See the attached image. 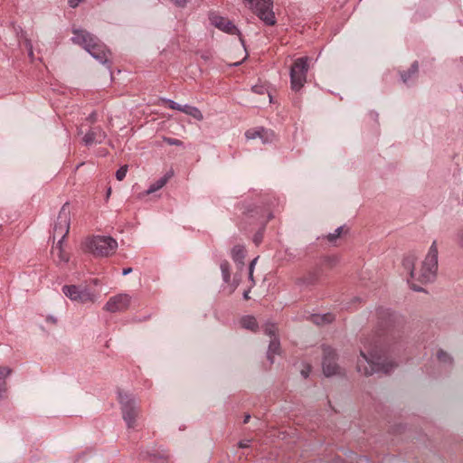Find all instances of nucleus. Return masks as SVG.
Returning <instances> with one entry per match:
<instances>
[{
	"label": "nucleus",
	"instance_id": "obj_11",
	"mask_svg": "<svg viewBox=\"0 0 463 463\" xmlns=\"http://www.w3.org/2000/svg\"><path fill=\"white\" fill-rule=\"evenodd\" d=\"M211 24L218 28L219 30L229 33V34H236L239 36L240 42L241 43L242 46L245 48V43L244 39L240 32V30L233 24L232 21L229 19L217 15L213 14L210 16Z\"/></svg>",
	"mask_w": 463,
	"mask_h": 463
},
{
	"label": "nucleus",
	"instance_id": "obj_16",
	"mask_svg": "<svg viewBox=\"0 0 463 463\" xmlns=\"http://www.w3.org/2000/svg\"><path fill=\"white\" fill-rule=\"evenodd\" d=\"M376 313L382 326H390L395 322L396 315L389 308L379 307Z\"/></svg>",
	"mask_w": 463,
	"mask_h": 463
},
{
	"label": "nucleus",
	"instance_id": "obj_23",
	"mask_svg": "<svg viewBox=\"0 0 463 463\" xmlns=\"http://www.w3.org/2000/svg\"><path fill=\"white\" fill-rule=\"evenodd\" d=\"M334 320V316L330 313L323 315H314L312 321L317 325L329 324Z\"/></svg>",
	"mask_w": 463,
	"mask_h": 463
},
{
	"label": "nucleus",
	"instance_id": "obj_38",
	"mask_svg": "<svg viewBox=\"0 0 463 463\" xmlns=\"http://www.w3.org/2000/svg\"><path fill=\"white\" fill-rule=\"evenodd\" d=\"M250 439H243L239 442V447L241 449H246L250 447Z\"/></svg>",
	"mask_w": 463,
	"mask_h": 463
},
{
	"label": "nucleus",
	"instance_id": "obj_21",
	"mask_svg": "<svg viewBox=\"0 0 463 463\" xmlns=\"http://www.w3.org/2000/svg\"><path fill=\"white\" fill-rule=\"evenodd\" d=\"M181 112H184L186 115H189L197 120H202L203 118V114L199 109L187 104L182 105Z\"/></svg>",
	"mask_w": 463,
	"mask_h": 463
},
{
	"label": "nucleus",
	"instance_id": "obj_36",
	"mask_svg": "<svg viewBox=\"0 0 463 463\" xmlns=\"http://www.w3.org/2000/svg\"><path fill=\"white\" fill-rule=\"evenodd\" d=\"M173 4L179 7H184L190 0H170Z\"/></svg>",
	"mask_w": 463,
	"mask_h": 463
},
{
	"label": "nucleus",
	"instance_id": "obj_46",
	"mask_svg": "<svg viewBox=\"0 0 463 463\" xmlns=\"http://www.w3.org/2000/svg\"><path fill=\"white\" fill-rule=\"evenodd\" d=\"M250 415H249V414L245 415L244 420H243V423L244 424L248 423L249 420H250Z\"/></svg>",
	"mask_w": 463,
	"mask_h": 463
},
{
	"label": "nucleus",
	"instance_id": "obj_7",
	"mask_svg": "<svg viewBox=\"0 0 463 463\" xmlns=\"http://www.w3.org/2000/svg\"><path fill=\"white\" fill-rule=\"evenodd\" d=\"M308 61L309 58L307 56L298 58L290 68V85L294 91H299L307 82Z\"/></svg>",
	"mask_w": 463,
	"mask_h": 463
},
{
	"label": "nucleus",
	"instance_id": "obj_30",
	"mask_svg": "<svg viewBox=\"0 0 463 463\" xmlns=\"http://www.w3.org/2000/svg\"><path fill=\"white\" fill-rule=\"evenodd\" d=\"M267 221H262L260 222V223L265 226ZM263 230H264V227H262V229L260 231H259L258 232H256V234L254 235L253 237V242L256 244V245H259L261 241H262V238H263Z\"/></svg>",
	"mask_w": 463,
	"mask_h": 463
},
{
	"label": "nucleus",
	"instance_id": "obj_43",
	"mask_svg": "<svg viewBox=\"0 0 463 463\" xmlns=\"http://www.w3.org/2000/svg\"><path fill=\"white\" fill-rule=\"evenodd\" d=\"M131 271H132L131 268L124 269L123 271H122V275L123 276L128 275Z\"/></svg>",
	"mask_w": 463,
	"mask_h": 463
},
{
	"label": "nucleus",
	"instance_id": "obj_12",
	"mask_svg": "<svg viewBox=\"0 0 463 463\" xmlns=\"http://www.w3.org/2000/svg\"><path fill=\"white\" fill-rule=\"evenodd\" d=\"M131 302V297L128 294L121 293L111 297L106 303L104 309L111 312H121L128 308Z\"/></svg>",
	"mask_w": 463,
	"mask_h": 463
},
{
	"label": "nucleus",
	"instance_id": "obj_14",
	"mask_svg": "<svg viewBox=\"0 0 463 463\" xmlns=\"http://www.w3.org/2000/svg\"><path fill=\"white\" fill-rule=\"evenodd\" d=\"M318 279L319 275L317 271H309L303 276L297 278L295 283L300 289H307L315 286Z\"/></svg>",
	"mask_w": 463,
	"mask_h": 463
},
{
	"label": "nucleus",
	"instance_id": "obj_45",
	"mask_svg": "<svg viewBox=\"0 0 463 463\" xmlns=\"http://www.w3.org/2000/svg\"><path fill=\"white\" fill-rule=\"evenodd\" d=\"M47 321H50V322L55 324L57 322V319L53 317H48Z\"/></svg>",
	"mask_w": 463,
	"mask_h": 463
},
{
	"label": "nucleus",
	"instance_id": "obj_10",
	"mask_svg": "<svg viewBox=\"0 0 463 463\" xmlns=\"http://www.w3.org/2000/svg\"><path fill=\"white\" fill-rule=\"evenodd\" d=\"M323 373L326 377L336 375L340 373V367L336 363L337 354L335 350L330 346H324L323 348Z\"/></svg>",
	"mask_w": 463,
	"mask_h": 463
},
{
	"label": "nucleus",
	"instance_id": "obj_2",
	"mask_svg": "<svg viewBox=\"0 0 463 463\" xmlns=\"http://www.w3.org/2000/svg\"><path fill=\"white\" fill-rule=\"evenodd\" d=\"M417 257L414 253H409L402 260L403 268L409 271L411 279L408 280L410 287L414 291H423V288L414 283V280L420 284H426L435 279L438 270V247L434 241L430 245L429 251L421 263L420 269L417 273L414 269Z\"/></svg>",
	"mask_w": 463,
	"mask_h": 463
},
{
	"label": "nucleus",
	"instance_id": "obj_42",
	"mask_svg": "<svg viewBox=\"0 0 463 463\" xmlns=\"http://www.w3.org/2000/svg\"><path fill=\"white\" fill-rule=\"evenodd\" d=\"M309 371H310L309 367L307 370L301 371V374L303 375L304 378H307L308 376Z\"/></svg>",
	"mask_w": 463,
	"mask_h": 463
},
{
	"label": "nucleus",
	"instance_id": "obj_34",
	"mask_svg": "<svg viewBox=\"0 0 463 463\" xmlns=\"http://www.w3.org/2000/svg\"><path fill=\"white\" fill-rule=\"evenodd\" d=\"M164 141L170 146H182L184 144L180 139L173 137H165Z\"/></svg>",
	"mask_w": 463,
	"mask_h": 463
},
{
	"label": "nucleus",
	"instance_id": "obj_5",
	"mask_svg": "<svg viewBox=\"0 0 463 463\" xmlns=\"http://www.w3.org/2000/svg\"><path fill=\"white\" fill-rule=\"evenodd\" d=\"M87 249L94 255L107 257L115 252L118 242L110 236H93L86 241Z\"/></svg>",
	"mask_w": 463,
	"mask_h": 463
},
{
	"label": "nucleus",
	"instance_id": "obj_32",
	"mask_svg": "<svg viewBox=\"0 0 463 463\" xmlns=\"http://www.w3.org/2000/svg\"><path fill=\"white\" fill-rule=\"evenodd\" d=\"M127 172H128V165H123V166L119 167L116 172V178L118 181H122L126 177Z\"/></svg>",
	"mask_w": 463,
	"mask_h": 463
},
{
	"label": "nucleus",
	"instance_id": "obj_47",
	"mask_svg": "<svg viewBox=\"0 0 463 463\" xmlns=\"http://www.w3.org/2000/svg\"><path fill=\"white\" fill-rule=\"evenodd\" d=\"M249 279L251 280L252 284L254 285V279H253V272L249 270Z\"/></svg>",
	"mask_w": 463,
	"mask_h": 463
},
{
	"label": "nucleus",
	"instance_id": "obj_8",
	"mask_svg": "<svg viewBox=\"0 0 463 463\" xmlns=\"http://www.w3.org/2000/svg\"><path fill=\"white\" fill-rule=\"evenodd\" d=\"M71 224V213L69 203H66L62 205L59 212L57 220L53 226L52 239L59 238L60 242H63L64 239L69 233Z\"/></svg>",
	"mask_w": 463,
	"mask_h": 463
},
{
	"label": "nucleus",
	"instance_id": "obj_6",
	"mask_svg": "<svg viewBox=\"0 0 463 463\" xmlns=\"http://www.w3.org/2000/svg\"><path fill=\"white\" fill-rule=\"evenodd\" d=\"M118 398L123 420L128 429H133L136 425V419L139 412L136 401L131 394L122 391L118 392Z\"/></svg>",
	"mask_w": 463,
	"mask_h": 463
},
{
	"label": "nucleus",
	"instance_id": "obj_35",
	"mask_svg": "<svg viewBox=\"0 0 463 463\" xmlns=\"http://www.w3.org/2000/svg\"><path fill=\"white\" fill-rule=\"evenodd\" d=\"M24 45H25L26 50L28 51L29 56L33 57V44H32L31 40L25 39Z\"/></svg>",
	"mask_w": 463,
	"mask_h": 463
},
{
	"label": "nucleus",
	"instance_id": "obj_41",
	"mask_svg": "<svg viewBox=\"0 0 463 463\" xmlns=\"http://www.w3.org/2000/svg\"><path fill=\"white\" fill-rule=\"evenodd\" d=\"M82 0H69V5L72 8L78 6Z\"/></svg>",
	"mask_w": 463,
	"mask_h": 463
},
{
	"label": "nucleus",
	"instance_id": "obj_1",
	"mask_svg": "<svg viewBox=\"0 0 463 463\" xmlns=\"http://www.w3.org/2000/svg\"><path fill=\"white\" fill-rule=\"evenodd\" d=\"M387 345L390 349L387 336L372 335L364 338L357 360V371L365 376L377 373H390L396 364L389 361Z\"/></svg>",
	"mask_w": 463,
	"mask_h": 463
},
{
	"label": "nucleus",
	"instance_id": "obj_19",
	"mask_svg": "<svg viewBox=\"0 0 463 463\" xmlns=\"http://www.w3.org/2000/svg\"><path fill=\"white\" fill-rule=\"evenodd\" d=\"M280 351V343L278 337H273L269 341V345L267 351V358L270 364L274 363L275 354H279Z\"/></svg>",
	"mask_w": 463,
	"mask_h": 463
},
{
	"label": "nucleus",
	"instance_id": "obj_24",
	"mask_svg": "<svg viewBox=\"0 0 463 463\" xmlns=\"http://www.w3.org/2000/svg\"><path fill=\"white\" fill-rule=\"evenodd\" d=\"M260 138L264 144L271 143L275 139V133L270 129L260 128Z\"/></svg>",
	"mask_w": 463,
	"mask_h": 463
},
{
	"label": "nucleus",
	"instance_id": "obj_20",
	"mask_svg": "<svg viewBox=\"0 0 463 463\" xmlns=\"http://www.w3.org/2000/svg\"><path fill=\"white\" fill-rule=\"evenodd\" d=\"M241 327L256 332L258 329V323L256 318L252 316H244L240 319Z\"/></svg>",
	"mask_w": 463,
	"mask_h": 463
},
{
	"label": "nucleus",
	"instance_id": "obj_18",
	"mask_svg": "<svg viewBox=\"0 0 463 463\" xmlns=\"http://www.w3.org/2000/svg\"><path fill=\"white\" fill-rule=\"evenodd\" d=\"M172 175H173V171H170V172L166 173L164 176H162L161 178L156 180L155 183L151 184L146 190V194H153V193L158 191L159 189H161L162 187H164L166 184V183L168 182V180L172 177Z\"/></svg>",
	"mask_w": 463,
	"mask_h": 463
},
{
	"label": "nucleus",
	"instance_id": "obj_15",
	"mask_svg": "<svg viewBox=\"0 0 463 463\" xmlns=\"http://www.w3.org/2000/svg\"><path fill=\"white\" fill-rule=\"evenodd\" d=\"M52 255L54 261L59 265L66 264L70 260L69 254L63 250L62 242H60V241H58L57 244L52 247Z\"/></svg>",
	"mask_w": 463,
	"mask_h": 463
},
{
	"label": "nucleus",
	"instance_id": "obj_40",
	"mask_svg": "<svg viewBox=\"0 0 463 463\" xmlns=\"http://www.w3.org/2000/svg\"><path fill=\"white\" fill-rule=\"evenodd\" d=\"M258 259H259V257H256L255 259H253V260L250 261V265H249V270H250V271H251V272H253V271H254V268H255V265H256V263H257V261H258Z\"/></svg>",
	"mask_w": 463,
	"mask_h": 463
},
{
	"label": "nucleus",
	"instance_id": "obj_13",
	"mask_svg": "<svg viewBox=\"0 0 463 463\" xmlns=\"http://www.w3.org/2000/svg\"><path fill=\"white\" fill-rule=\"evenodd\" d=\"M107 135L100 127L90 128L83 137L82 142L85 146H90L93 144H101Z\"/></svg>",
	"mask_w": 463,
	"mask_h": 463
},
{
	"label": "nucleus",
	"instance_id": "obj_22",
	"mask_svg": "<svg viewBox=\"0 0 463 463\" xmlns=\"http://www.w3.org/2000/svg\"><path fill=\"white\" fill-rule=\"evenodd\" d=\"M419 65L418 61H414L408 71H404L401 73V78L403 83L408 84L409 80L411 77H414L418 73Z\"/></svg>",
	"mask_w": 463,
	"mask_h": 463
},
{
	"label": "nucleus",
	"instance_id": "obj_26",
	"mask_svg": "<svg viewBox=\"0 0 463 463\" xmlns=\"http://www.w3.org/2000/svg\"><path fill=\"white\" fill-rule=\"evenodd\" d=\"M263 330H264L265 335H269L270 337V339L273 337H278L276 335L278 328L275 324H272V323L265 324Z\"/></svg>",
	"mask_w": 463,
	"mask_h": 463
},
{
	"label": "nucleus",
	"instance_id": "obj_44",
	"mask_svg": "<svg viewBox=\"0 0 463 463\" xmlns=\"http://www.w3.org/2000/svg\"><path fill=\"white\" fill-rule=\"evenodd\" d=\"M249 294H250V290H246V291H244V293H243V298H244V299H246V300H247V299H249V298H250Z\"/></svg>",
	"mask_w": 463,
	"mask_h": 463
},
{
	"label": "nucleus",
	"instance_id": "obj_3",
	"mask_svg": "<svg viewBox=\"0 0 463 463\" xmlns=\"http://www.w3.org/2000/svg\"><path fill=\"white\" fill-rule=\"evenodd\" d=\"M71 41L86 50L99 63L111 64V52L95 35L81 29H74Z\"/></svg>",
	"mask_w": 463,
	"mask_h": 463
},
{
	"label": "nucleus",
	"instance_id": "obj_17",
	"mask_svg": "<svg viewBox=\"0 0 463 463\" xmlns=\"http://www.w3.org/2000/svg\"><path fill=\"white\" fill-rule=\"evenodd\" d=\"M245 256L246 250L243 245H235L232 248V259L239 266L240 269H242L244 266Z\"/></svg>",
	"mask_w": 463,
	"mask_h": 463
},
{
	"label": "nucleus",
	"instance_id": "obj_31",
	"mask_svg": "<svg viewBox=\"0 0 463 463\" xmlns=\"http://www.w3.org/2000/svg\"><path fill=\"white\" fill-rule=\"evenodd\" d=\"M342 231H343V227L340 226L338 227L337 229L335 230L334 232L332 233H329L327 235V240L330 241V242H333L335 241L337 238L340 237L341 233H342Z\"/></svg>",
	"mask_w": 463,
	"mask_h": 463
},
{
	"label": "nucleus",
	"instance_id": "obj_25",
	"mask_svg": "<svg viewBox=\"0 0 463 463\" xmlns=\"http://www.w3.org/2000/svg\"><path fill=\"white\" fill-rule=\"evenodd\" d=\"M220 269L222 271V279L225 283L230 281L231 274H230V264L227 260H223L220 264Z\"/></svg>",
	"mask_w": 463,
	"mask_h": 463
},
{
	"label": "nucleus",
	"instance_id": "obj_4",
	"mask_svg": "<svg viewBox=\"0 0 463 463\" xmlns=\"http://www.w3.org/2000/svg\"><path fill=\"white\" fill-rule=\"evenodd\" d=\"M244 5L261 21L265 25L273 26L277 18L273 11V0H242Z\"/></svg>",
	"mask_w": 463,
	"mask_h": 463
},
{
	"label": "nucleus",
	"instance_id": "obj_9",
	"mask_svg": "<svg viewBox=\"0 0 463 463\" xmlns=\"http://www.w3.org/2000/svg\"><path fill=\"white\" fill-rule=\"evenodd\" d=\"M62 292L71 301L79 302L81 304L87 302H94L96 300V296L87 288H80L76 285L63 286Z\"/></svg>",
	"mask_w": 463,
	"mask_h": 463
},
{
	"label": "nucleus",
	"instance_id": "obj_29",
	"mask_svg": "<svg viewBox=\"0 0 463 463\" xmlns=\"http://www.w3.org/2000/svg\"><path fill=\"white\" fill-rule=\"evenodd\" d=\"M260 128H250L245 132V137L247 139H256L260 138Z\"/></svg>",
	"mask_w": 463,
	"mask_h": 463
},
{
	"label": "nucleus",
	"instance_id": "obj_28",
	"mask_svg": "<svg viewBox=\"0 0 463 463\" xmlns=\"http://www.w3.org/2000/svg\"><path fill=\"white\" fill-rule=\"evenodd\" d=\"M437 357H438V360L440 363L448 364H451V363H452L451 356L449 354H448L447 353H445L444 351H442V350H439L438 352Z\"/></svg>",
	"mask_w": 463,
	"mask_h": 463
},
{
	"label": "nucleus",
	"instance_id": "obj_39",
	"mask_svg": "<svg viewBox=\"0 0 463 463\" xmlns=\"http://www.w3.org/2000/svg\"><path fill=\"white\" fill-rule=\"evenodd\" d=\"M97 119V114L95 111L91 112L88 118H87V120H89L90 122L91 123H94Z\"/></svg>",
	"mask_w": 463,
	"mask_h": 463
},
{
	"label": "nucleus",
	"instance_id": "obj_27",
	"mask_svg": "<svg viewBox=\"0 0 463 463\" xmlns=\"http://www.w3.org/2000/svg\"><path fill=\"white\" fill-rule=\"evenodd\" d=\"M251 90H252L253 92H255L257 94H260V95H263L265 93H268L269 102L270 103L272 101V97L268 92V90H267V88L265 86H263V85H254V86H252Z\"/></svg>",
	"mask_w": 463,
	"mask_h": 463
},
{
	"label": "nucleus",
	"instance_id": "obj_33",
	"mask_svg": "<svg viewBox=\"0 0 463 463\" xmlns=\"http://www.w3.org/2000/svg\"><path fill=\"white\" fill-rule=\"evenodd\" d=\"M164 102H165L168 105L169 109L181 111L182 105H180L179 103L172 99H164Z\"/></svg>",
	"mask_w": 463,
	"mask_h": 463
},
{
	"label": "nucleus",
	"instance_id": "obj_37",
	"mask_svg": "<svg viewBox=\"0 0 463 463\" xmlns=\"http://www.w3.org/2000/svg\"><path fill=\"white\" fill-rule=\"evenodd\" d=\"M456 241L458 244L463 248V231H459L456 235Z\"/></svg>",
	"mask_w": 463,
	"mask_h": 463
},
{
	"label": "nucleus",
	"instance_id": "obj_48",
	"mask_svg": "<svg viewBox=\"0 0 463 463\" xmlns=\"http://www.w3.org/2000/svg\"><path fill=\"white\" fill-rule=\"evenodd\" d=\"M241 62H235L234 65L237 66V65H240Z\"/></svg>",
	"mask_w": 463,
	"mask_h": 463
}]
</instances>
